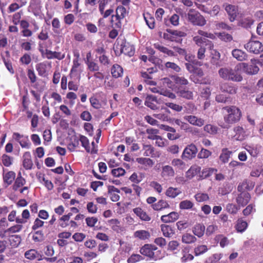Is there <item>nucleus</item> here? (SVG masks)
<instances>
[{
    "instance_id": "338daca9",
    "label": "nucleus",
    "mask_w": 263,
    "mask_h": 263,
    "mask_svg": "<svg viewBox=\"0 0 263 263\" xmlns=\"http://www.w3.org/2000/svg\"><path fill=\"white\" fill-rule=\"evenodd\" d=\"M218 36L221 41L226 42H231L233 40L232 36L230 34L225 32L219 33Z\"/></svg>"
},
{
    "instance_id": "3c124183",
    "label": "nucleus",
    "mask_w": 263,
    "mask_h": 263,
    "mask_svg": "<svg viewBox=\"0 0 263 263\" xmlns=\"http://www.w3.org/2000/svg\"><path fill=\"white\" fill-rule=\"evenodd\" d=\"M79 139L76 137L74 136L71 138V141L68 145V148L70 152L75 151L76 149L79 146Z\"/></svg>"
},
{
    "instance_id": "09e8293b",
    "label": "nucleus",
    "mask_w": 263,
    "mask_h": 263,
    "mask_svg": "<svg viewBox=\"0 0 263 263\" xmlns=\"http://www.w3.org/2000/svg\"><path fill=\"white\" fill-rule=\"evenodd\" d=\"M128 14L126 9L123 6H118L116 9V15L117 17H119L123 20Z\"/></svg>"
},
{
    "instance_id": "7c9ffc66",
    "label": "nucleus",
    "mask_w": 263,
    "mask_h": 263,
    "mask_svg": "<svg viewBox=\"0 0 263 263\" xmlns=\"http://www.w3.org/2000/svg\"><path fill=\"white\" fill-rule=\"evenodd\" d=\"M136 161L139 164L144 166L145 169L152 167L154 164L153 160L149 158L139 157L136 158Z\"/></svg>"
},
{
    "instance_id": "052dcab7",
    "label": "nucleus",
    "mask_w": 263,
    "mask_h": 263,
    "mask_svg": "<svg viewBox=\"0 0 263 263\" xmlns=\"http://www.w3.org/2000/svg\"><path fill=\"white\" fill-rule=\"evenodd\" d=\"M185 60L189 62L188 63H192L195 65H201V62H199L193 54L186 53L185 55Z\"/></svg>"
},
{
    "instance_id": "2f4dec72",
    "label": "nucleus",
    "mask_w": 263,
    "mask_h": 263,
    "mask_svg": "<svg viewBox=\"0 0 263 263\" xmlns=\"http://www.w3.org/2000/svg\"><path fill=\"white\" fill-rule=\"evenodd\" d=\"M161 230L163 236L165 237L170 238L175 234V230L171 226L168 225L161 224Z\"/></svg>"
},
{
    "instance_id": "0eeeda50",
    "label": "nucleus",
    "mask_w": 263,
    "mask_h": 263,
    "mask_svg": "<svg viewBox=\"0 0 263 263\" xmlns=\"http://www.w3.org/2000/svg\"><path fill=\"white\" fill-rule=\"evenodd\" d=\"M197 153V148L194 144L188 145L183 150L181 155L183 159L191 160L196 157Z\"/></svg>"
},
{
    "instance_id": "f704fd0d",
    "label": "nucleus",
    "mask_w": 263,
    "mask_h": 263,
    "mask_svg": "<svg viewBox=\"0 0 263 263\" xmlns=\"http://www.w3.org/2000/svg\"><path fill=\"white\" fill-rule=\"evenodd\" d=\"M155 48L158 50L160 52H161L164 54H166L168 57H174L175 54L173 51L169 49L166 47L161 45L159 43H157L154 44Z\"/></svg>"
},
{
    "instance_id": "2eb2a0df",
    "label": "nucleus",
    "mask_w": 263,
    "mask_h": 263,
    "mask_svg": "<svg viewBox=\"0 0 263 263\" xmlns=\"http://www.w3.org/2000/svg\"><path fill=\"white\" fill-rule=\"evenodd\" d=\"M157 104L158 100L157 97L152 95L147 96L144 102V105L145 106L152 110H157L158 109Z\"/></svg>"
},
{
    "instance_id": "1a4fd4ad",
    "label": "nucleus",
    "mask_w": 263,
    "mask_h": 263,
    "mask_svg": "<svg viewBox=\"0 0 263 263\" xmlns=\"http://www.w3.org/2000/svg\"><path fill=\"white\" fill-rule=\"evenodd\" d=\"M236 198V202L239 206H245L249 202L251 199L250 194L247 191H238Z\"/></svg>"
},
{
    "instance_id": "5701e85b",
    "label": "nucleus",
    "mask_w": 263,
    "mask_h": 263,
    "mask_svg": "<svg viewBox=\"0 0 263 263\" xmlns=\"http://www.w3.org/2000/svg\"><path fill=\"white\" fill-rule=\"evenodd\" d=\"M179 214L176 212H172L168 214L162 215L161 220L164 223L173 222L179 218Z\"/></svg>"
},
{
    "instance_id": "0e129e2a",
    "label": "nucleus",
    "mask_w": 263,
    "mask_h": 263,
    "mask_svg": "<svg viewBox=\"0 0 263 263\" xmlns=\"http://www.w3.org/2000/svg\"><path fill=\"white\" fill-rule=\"evenodd\" d=\"M89 101L91 105L95 109H100L102 107V104L99 100L93 95L89 98Z\"/></svg>"
},
{
    "instance_id": "c03bdc74",
    "label": "nucleus",
    "mask_w": 263,
    "mask_h": 263,
    "mask_svg": "<svg viewBox=\"0 0 263 263\" xmlns=\"http://www.w3.org/2000/svg\"><path fill=\"white\" fill-rule=\"evenodd\" d=\"M38 179L41 182H42V181L44 182V185L48 191H51L53 189L54 186L53 183L50 180H47L45 178L44 174H40L38 176Z\"/></svg>"
},
{
    "instance_id": "e2e57ef3",
    "label": "nucleus",
    "mask_w": 263,
    "mask_h": 263,
    "mask_svg": "<svg viewBox=\"0 0 263 263\" xmlns=\"http://www.w3.org/2000/svg\"><path fill=\"white\" fill-rule=\"evenodd\" d=\"M174 82L176 84L180 85H186L188 84L189 82L187 79H186L184 77H180L178 76H173L172 77Z\"/></svg>"
},
{
    "instance_id": "bf43d9fd",
    "label": "nucleus",
    "mask_w": 263,
    "mask_h": 263,
    "mask_svg": "<svg viewBox=\"0 0 263 263\" xmlns=\"http://www.w3.org/2000/svg\"><path fill=\"white\" fill-rule=\"evenodd\" d=\"M172 165L177 168L183 170L185 167V163L182 160L180 159H174L172 161Z\"/></svg>"
},
{
    "instance_id": "e433bc0d",
    "label": "nucleus",
    "mask_w": 263,
    "mask_h": 263,
    "mask_svg": "<svg viewBox=\"0 0 263 263\" xmlns=\"http://www.w3.org/2000/svg\"><path fill=\"white\" fill-rule=\"evenodd\" d=\"M10 245L12 248L17 247L21 242V237L18 235H12L7 236Z\"/></svg>"
},
{
    "instance_id": "20e7f679",
    "label": "nucleus",
    "mask_w": 263,
    "mask_h": 263,
    "mask_svg": "<svg viewBox=\"0 0 263 263\" xmlns=\"http://www.w3.org/2000/svg\"><path fill=\"white\" fill-rule=\"evenodd\" d=\"M245 48L249 52L258 54L263 51V45L259 41L251 37L250 41L244 45Z\"/></svg>"
},
{
    "instance_id": "dca6fc26",
    "label": "nucleus",
    "mask_w": 263,
    "mask_h": 263,
    "mask_svg": "<svg viewBox=\"0 0 263 263\" xmlns=\"http://www.w3.org/2000/svg\"><path fill=\"white\" fill-rule=\"evenodd\" d=\"M255 182L251 180L245 179L237 186L238 191H249L253 190Z\"/></svg>"
},
{
    "instance_id": "6e6552de",
    "label": "nucleus",
    "mask_w": 263,
    "mask_h": 263,
    "mask_svg": "<svg viewBox=\"0 0 263 263\" xmlns=\"http://www.w3.org/2000/svg\"><path fill=\"white\" fill-rule=\"evenodd\" d=\"M13 138L20 144L22 148L29 149L31 146V143L30 142L28 136L21 135L18 133H14L13 134Z\"/></svg>"
},
{
    "instance_id": "f257e3e1",
    "label": "nucleus",
    "mask_w": 263,
    "mask_h": 263,
    "mask_svg": "<svg viewBox=\"0 0 263 263\" xmlns=\"http://www.w3.org/2000/svg\"><path fill=\"white\" fill-rule=\"evenodd\" d=\"M218 74L221 78L226 81L239 82L243 79L240 72V65L238 64L234 69L231 67L221 68L218 70Z\"/></svg>"
},
{
    "instance_id": "603ef678",
    "label": "nucleus",
    "mask_w": 263,
    "mask_h": 263,
    "mask_svg": "<svg viewBox=\"0 0 263 263\" xmlns=\"http://www.w3.org/2000/svg\"><path fill=\"white\" fill-rule=\"evenodd\" d=\"M162 174L164 177H173L175 175V172L172 166L165 165L162 167Z\"/></svg>"
},
{
    "instance_id": "393cba45",
    "label": "nucleus",
    "mask_w": 263,
    "mask_h": 263,
    "mask_svg": "<svg viewBox=\"0 0 263 263\" xmlns=\"http://www.w3.org/2000/svg\"><path fill=\"white\" fill-rule=\"evenodd\" d=\"M79 140L81 143L82 146L87 153L90 152L91 154H96L97 153V150L95 149V148L90 149L89 140L86 136L81 135Z\"/></svg>"
},
{
    "instance_id": "4d7b16f0",
    "label": "nucleus",
    "mask_w": 263,
    "mask_h": 263,
    "mask_svg": "<svg viewBox=\"0 0 263 263\" xmlns=\"http://www.w3.org/2000/svg\"><path fill=\"white\" fill-rule=\"evenodd\" d=\"M146 133L148 135L147 139L150 140H155L159 136L157 134L159 133V130L155 128H149L146 130Z\"/></svg>"
},
{
    "instance_id": "cd10ccee",
    "label": "nucleus",
    "mask_w": 263,
    "mask_h": 263,
    "mask_svg": "<svg viewBox=\"0 0 263 263\" xmlns=\"http://www.w3.org/2000/svg\"><path fill=\"white\" fill-rule=\"evenodd\" d=\"M152 206L153 210L158 211H162L170 208V205L167 201L163 199L159 200L157 202L153 204Z\"/></svg>"
},
{
    "instance_id": "bb28decb",
    "label": "nucleus",
    "mask_w": 263,
    "mask_h": 263,
    "mask_svg": "<svg viewBox=\"0 0 263 263\" xmlns=\"http://www.w3.org/2000/svg\"><path fill=\"white\" fill-rule=\"evenodd\" d=\"M134 213L142 220L149 221L151 220V217L142 209V208L138 207L133 209Z\"/></svg>"
},
{
    "instance_id": "473e14b6",
    "label": "nucleus",
    "mask_w": 263,
    "mask_h": 263,
    "mask_svg": "<svg viewBox=\"0 0 263 263\" xmlns=\"http://www.w3.org/2000/svg\"><path fill=\"white\" fill-rule=\"evenodd\" d=\"M82 71L81 66V63L77 60H73V64L70 71V76L71 77L72 74L77 75L79 74V78L80 74Z\"/></svg>"
},
{
    "instance_id": "69168bd1",
    "label": "nucleus",
    "mask_w": 263,
    "mask_h": 263,
    "mask_svg": "<svg viewBox=\"0 0 263 263\" xmlns=\"http://www.w3.org/2000/svg\"><path fill=\"white\" fill-rule=\"evenodd\" d=\"M194 197L196 200L198 202H204L209 199L208 194L206 193H198L195 194Z\"/></svg>"
},
{
    "instance_id": "4468645a",
    "label": "nucleus",
    "mask_w": 263,
    "mask_h": 263,
    "mask_svg": "<svg viewBox=\"0 0 263 263\" xmlns=\"http://www.w3.org/2000/svg\"><path fill=\"white\" fill-rule=\"evenodd\" d=\"M238 65H240V70L242 68L243 71L249 75L256 74L259 70L258 67L254 65H249L246 63H239Z\"/></svg>"
},
{
    "instance_id": "9d476101",
    "label": "nucleus",
    "mask_w": 263,
    "mask_h": 263,
    "mask_svg": "<svg viewBox=\"0 0 263 263\" xmlns=\"http://www.w3.org/2000/svg\"><path fill=\"white\" fill-rule=\"evenodd\" d=\"M157 249V247L154 245L145 244L141 248L140 252L142 255L156 260L154 251Z\"/></svg>"
},
{
    "instance_id": "49530a36",
    "label": "nucleus",
    "mask_w": 263,
    "mask_h": 263,
    "mask_svg": "<svg viewBox=\"0 0 263 263\" xmlns=\"http://www.w3.org/2000/svg\"><path fill=\"white\" fill-rule=\"evenodd\" d=\"M181 192L178 188H174L173 187H168L165 192V195L169 197L174 198L178 195L181 194Z\"/></svg>"
},
{
    "instance_id": "f3484780",
    "label": "nucleus",
    "mask_w": 263,
    "mask_h": 263,
    "mask_svg": "<svg viewBox=\"0 0 263 263\" xmlns=\"http://www.w3.org/2000/svg\"><path fill=\"white\" fill-rule=\"evenodd\" d=\"M23 228L21 224H16L6 229L5 231H0V237L2 238L6 237L11 235V234L20 232Z\"/></svg>"
},
{
    "instance_id": "680f3d73",
    "label": "nucleus",
    "mask_w": 263,
    "mask_h": 263,
    "mask_svg": "<svg viewBox=\"0 0 263 263\" xmlns=\"http://www.w3.org/2000/svg\"><path fill=\"white\" fill-rule=\"evenodd\" d=\"M193 206V203L189 200H183L179 203V208L181 210L191 209Z\"/></svg>"
},
{
    "instance_id": "9b49d317",
    "label": "nucleus",
    "mask_w": 263,
    "mask_h": 263,
    "mask_svg": "<svg viewBox=\"0 0 263 263\" xmlns=\"http://www.w3.org/2000/svg\"><path fill=\"white\" fill-rule=\"evenodd\" d=\"M204 73L201 68L196 67L193 72L190 76V79L195 83L203 84L204 81L203 79Z\"/></svg>"
},
{
    "instance_id": "b1692460",
    "label": "nucleus",
    "mask_w": 263,
    "mask_h": 263,
    "mask_svg": "<svg viewBox=\"0 0 263 263\" xmlns=\"http://www.w3.org/2000/svg\"><path fill=\"white\" fill-rule=\"evenodd\" d=\"M108 192L110 195V198L112 201L117 202L120 199V190L113 185L108 186Z\"/></svg>"
},
{
    "instance_id": "6e6d98bb",
    "label": "nucleus",
    "mask_w": 263,
    "mask_h": 263,
    "mask_svg": "<svg viewBox=\"0 0 263 263\" xmlns=\"http://www.w3.org/2000/svg\"><path fill=\"white\" fill-rule=\"evenodd\" d=\"M217 170L214 168H205L202 171L201 177L202 178H206L210 177L214 174H216Z\"/></svg>"
},
{
    "instance_id": "864d4df0",
    "label": "nucleus",
    "mask_w": 263,
    "mask_h": 263,
    "mask_svg": "<svg viewBox=\"0 0 263 263\" xmlns=\"http://www.w3.org/2000/svg\"><path fill=\"white\" fill-rule=\"evenodd\" d=\"M15 178V173L14 172L10 171L4 176V181L8 185H10Z\"/></svg>"
},
{
    "instance_id": "c9c22d12",
    "label": "nucleus",
    "mask_w": 263,
    "mask_h": 263,
    "mask_svg": "<svg viewBox=\"0 0 263 263\" xmlns=\"http://www.w3.org/2000/svg\"><path fill=\"white\" fill-rule=\"evenodd\" d=\"M123 70L122 67L117 64H115L112 65L111 68V73L112 76L115 78H118L122 76Z\"/></svg>"
},
{
    "instance_id": "c85d7f7f",
    "label": "nucleus",
    "mask_w": 263,
    "mask_h": 263,
    "mask_svg": "<svg viewBox=\"0 0 263 263\" xmlns=\"http://www.w3.org/2000/svg\"><path fill=\"white\" fill-rule=\"evenodd\" d=\"M233 57L239 61H246L248 59V54L243 51L235 49L232 52Z\"/></svg>"
},
{
    "instance_id": "37998d69",
    "label": "nucleus",
    "mask_w": 263,
    "mask_h": 263,
    "mask_svg": "<svg viewBox=\"0 0 263 263\" xmlns=\"http://www.w3.org/2000/svg\"><path fill=\"white\" fill-rule=\"evenodd\" d=\"M232 153V152L229 151L228 148H223L219 156L220 160L223 163L228 162Z\"/></svg>"
},
{
    "instance_id": "13d9d810",
    "label": "nucleus",
    "mask_w": 263,
    "mask_h": 263,
    "mask_svg": "<svg viewBox=\"0 0 263 263\" xmlns=\"http://www.w3.org/2000/svg\"><path fill=\"white\" fill-rule=\"evenodd\" d=\"M144 20L150 29H154L155 26V18L152 16L149 13H147L144 16Z\"/></svg>"
},
{
    "instance_id": "f8f14e48",
    "label": "nucleus",
    "mask_w": 263,
    "mask_h": 263,
    "mask_svg": "<svg viewBox=\"0 0 263 263\" xmlns=\"http://www.w3.org/2000/svg\"><path fill=\"white\" fill-rule=\"evenodd\" d=\"M184 119L193 126L201 127L204 124V120L195 115H187L184 117Z\"/></svg>"
},
{
    "instance_id": "ea45409f",
    "label": "nucleus",
    "mask_w": 263,
    "mask_h": 263,
    "mask_svg": "<svg viewBox=\"0 0 263 263\" xmlns=\"http://www.w3.org/2000/svg\"><path fill=\"white\" fill-rule=\"evenodd\" d=\"M122 18L117 16L116 15L112 14L110 20V25L113 28L120 29L122 28Z\"/></svg>"
},
{
    "instance_id": "a211bd4d",
    "label": "nucleus",
    "mask_w": 263,
    "mask_h": 263,
    "mask_svg": "<svg viewBox=\"0 0 263 263\" xmlns=\"http://www.w3.org/2000/svg\"><path fill=\"white\" fill-rule=\"evenodd\" d=\"M23 166L26 170H31L33 167V163L29 152H26L23 155Z\"/></svg>"
},
{
    "instance_id": "4c0bfd02",
    "label": "nucleus",
    "mask_w": 263,
    "mask_h": 263,
    "mask_svg": "<svg viewBox=\"0 0 263 263\" xmlns=\"http://www.w3.org/2000/svg\"><path fill=\"white\" fill-rule=\"evenodd\" d=\"M134 236L135 238L144 240L149 239L151 237V234L148 231L141 230L135 231Z\"/></svg>"
},
{
    "instance_id": "79ce46f5",
    "label": "nucleus",
    "mask_w": 263,
    "mask_h": 263,
    "mask_svg": "<svg viewBox=\"0 0 263 263\" xmlns=\"http://www.w3.org/2000/svg\"><path fill=\"white\" fill-rule=\"evenodd\" d=\"M143 150L144 151V156L146 157L151 156L154 157L155 156V148L151 144L143 145Z\"/></svg>"
},
{
    "instance_id": "412c9836",
    "label": "nucleus",
    "mask_w": 263,
    "mask_h": 263,
    "mask_svg": "<svg viewBox=\"0 0 263 263\" xmlns=\"http://www.w3.org/2000/svg\"><path fill=\"white\" fill-rule=\"evenodd\" d=\"M221 91L230 95H234L237 93V88L233 84L224 83L220 87Z\"/></svg>"
},
{
    "instance_id": "4be33fe9",
    "label": "nucleus",
    "mask_w": 263,
    "mask_h": 263,
    "mask_svg": "<svg viewBox=\"0 0 263 263\" xmlns=\"http://www.w3.org/2000/svg\"><path fill=\"white\" fill-rule=\"evenodd\" d=\"M44 54L45 57L48 60L56 59L62 60L65 58V54L61 52L52 51L47 49H45Z\"/></svg>"
},
{
    "instance_id": "aec40b11",
    "label": "nucleus",
    "mask_w": 263,
    "mask_h": 263,
    "mask_svg": "<svg viewBox=\"0 0 263 263\" xmlns=\"http://www.w3.org/2000/svg\"><path fill=\"white\" fill-rule=\"evenodd\" d=\"M225 10L229 16L230 21L232 22H233L238 14V9L234 6L230 4H226Z\"/></svg>"
},
{
    "instance_id": "8fccbe9b",
    "label": "nucleus",
    "mask_w": 263,
    "mask_h": 263,
    "mask_svg": "<svg viewBox=\"0 0 263 263\" xmlns=\"http://www.w3.org/2000/svg\"><path fill=\"white\" fill-rule=\"evenodd\" d=\"M181 240L183 243L190 244L195 242L197 238L191 234L185 233L182 236Z\"/></svg>"
},
{
    "instance_id": "7ed1b4c3",
    "label": "nucleus",
    "mask_w": 263,
    "mask_h": 263,
    "mask_svg": "<svg viewBox=\"0 0 263 263\" xmlns=\"http://www.w3.org/2000/svg\"><path fill=\"white\" fill-rule=\"evenodd\" d=\"M187 17L189 22L194 26L202 27L206 24L205 17L195 9H190Z\"/></svg>"
},
{
    "instance_id": "c756f323",
    "label": "nucleus",
    "mask_w": 263,
    "mask_h": 263,
    "mask_svg": "<svg viewBox=\"0 0 263 263\" xmlns=\"http://www.w3.org/2000/svg\"><path fill=\"white\" fill-rule=\"evenodd\" d=\"M201 171V167L194 165H192L186 172L185 177L189 179L193 178Z\"/></svg>"
},
{
    "instance_id": "a19ab883",
    "label": "nucleus",
    "mask_w": 263,
    "mask_h": 263,
    "mask_svg": "<svg viewBox=\"0 0 263 263\" xmlns=\"http://www.w3.org/2000/svg\"><path fill=\"white\" fill-rule=\"evenodd\" d=\"M182 257L180 259L182 262H185L193 259L194 256L189 253V250L187 248H184L181 252Z\"/></svg>"
},
{
    "instance_id": "f03ea898",
    "label": "nucleus",
    "mask_w": 263,
    "mask_h": 263,
    "mask_svg": "<svg viewBox=\"0 0 263 263\" xmlns=\"http://www.w3.org/2000/svg\"><path fill=\"white\" fill-rule=\"evenodd\" d=\"M227 111L228 114L224 116V122L228 124H233L239 122L242 114L240 109L236 106H228L222 108Z\"/></svg>"
},
{
    "instance_id": "5fc2aeb1",
    "label": "nucleus",
    "mask_w": 263,
    "mask_h": 263,
    "mask_svg": "<svg viewBox=\"0 0 263 263\" xmlns=\"http://www.w3.org/2000/svg\"><path fill=\"white\" fill-rule=\"evenodd\" d=\"M47 66L44 63H40L36 65V69L38 74L41 77H45L47 73Z\"/></svg>"
},
{
    "instance_id": "ddd939ff",
    "label": "nucleus",
    "mask_w": 263,
    "mask_h": 263,
    "mask_svg": "<svg viewBox=\"0 0 263 263\" xmlns=\"http://www.w3.org/2000/svg\"><path fill=\"white\" fill-rule=\"evenodd\" d=\"M176 92L178 96L183 99L186 100H192L193 99V92L187 87L180 86L177 88Z\"/></svg>"
},
{
    "instance_id": "72a5a7b5",
    "label": "nucleus",
    "mask_w": 263,
    "mask_h": 263,
    "mask_svg": "<svg viewBox=\"0 0 263 263\" xmlns=\"http://www.w3.org/2000/svg\"><path fill=\"white\" fill-rule=\"evenodd\" d=\"M121 52L125 55L132 57L134 55L135 53V48L129 43H125L124 45H122Z\"/></svg>"
},
{
    "instance_id": "a878e982",
    "label": "nucleus",
    "mask_w": 263,
    "mask_h": 263,
    "mask_svg": "<svg viewBox=\"0 0 263 263\" xmlns=\"http://www.w3.org/2000/svg\"><path fill=\"white\" fill-rule=\"evenodd\" d=\"M25 257L30 260L36 259L40 260L43 259L42 255L35 249H30L26 251L25 253Z\"/></svg>"
},
{
    "instance_id": "423d86ee",
    "label": "nucleus",
    "mask_w": 263,
    "mask_h": 263,
    "mask_svg": "<svg viewBox=\"0 0 263 263\" xmlns=\"http://www.w3.org/2000/svg\"><path fill=\"white\" fill-rule=\"evenodd\" d=\"M171 112L166 107L162 106L160 110L153 115V116L163 122H171L173 121L170 117Z\"/></svg>"
},
{
    "instance_id": "39448f33",
    "label": "nucleus",
    "mask_w": 263,
    "mask_h": 263,
    "mask_svg": "<svg viewBox=\"0 0 263 263\" xmlns=\"http://www.w3.org/2000/svg\"><path fill=\"white\" fill-rule=\"evenodd\" d=\"M26 180L22 176L21 173H19L16 178L14 180V184L12 185V190L17 192L18 191L21 194H24L25 191L28 193L29 187L24 186L26 184Z\"/></svg>"
},
{
    "instance_id": "a18cd8bd",
    "label": "nucleus",
    "mask_w": 263,
    "mask_h": 263,
    "mask_svg": "<svg viewBox=\"0 0 263 263\" xmlns=\"http://www.w3.org/2000/svg\"><path fill=\"white\" fill-rule=\"evenodd\" d=\"M204 131L209 134L214 135L217 134L218 127L213 124H208L203 127Z\"/></svg>"
},
{
    "instance_id": "58836bf2",
    "label": "nucleus",
    "mask_w": 263,
    "mask_h": 263,
    "mask_svg": "<svg viewBox=\"0 0 263 263\" xmlns=\"http://www.w3.org/2000/svg\"><path fill=\"white\" fill-rule=\"evenodd\" d=\"M192 232L195 235L201 237L204 235L205 226L202 223H197L193 227Z\"/></svg>"
},
{
    "instance_id": "774afa93",
    "label": "nucleus",
    "mask_w": 263,
    "mask_h": 263,
    "mask_svg": "<svg viewBox=\"0 0 263 263\" xmlns=\"http://www.w3.org/2000/svg\"><path fill=\"white\" fill-rule=\"evenodd\" d=\"M143 259V257L139 254H133L127 260V263H136Z\"/></svg>"
},
{
    "instance_id": "de8ad7c7",
    "label": "nucleus",
    "mask_w": 263,
    "mask_h": 263,
    "mask_svg": "<svg viewBox=\"0 0 263 263\" xmlns=\"http://www.w3.org/2000/svg\"><path fill=\"white\" fill-rule=\"evenodd\" d=\"M248 227V223L242 220V219H239L237 221V223L235 226L236 230L239 232H244Z\"/></svg>"
},
{
    "instance_id": "6ab92c4d",
    "label": "nucleus",
    "mask_w": 263,
    "mask_h": 263,
    "mask_svg": "<svg viewBox=\"0 0 263 263\" xmlns=\"http://www.w3.org/2000/svg\"><path fill=\"white\" fill-rule=\"evenodd\" d=\"M233 132L235 133L233 137L236 140L242 141L245 139L247 136L246 131L241 126H237L234 127Z\"/></svg>"
}]
</instances>
